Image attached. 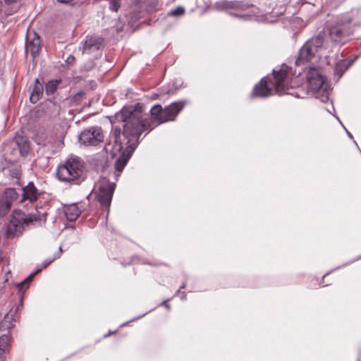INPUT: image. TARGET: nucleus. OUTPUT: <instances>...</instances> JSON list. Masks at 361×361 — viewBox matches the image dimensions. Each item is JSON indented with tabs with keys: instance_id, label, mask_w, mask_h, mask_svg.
<instances>
[{
	"instance_id": "f257e3e1",
	"label": "nucleus",
	"mask_w": 361,
	"mask_h": 361,
	"mask_svg": "<svg viewBox=\"0 0 361 361\" xmlns=\"http://www.w3.org/2000/svg\"><path fill=\"white\" fill-rule=\"evenodd\" d=\"M113 123L112 133L115 144V151H122L115 164L116 176H120L130 157L138 145V138L145 130H151V119L142 114V107L140 104L135 106L123 107L116 114Z\"/></svg>"
},
{
	"instance_id": "f03ea898",
	"label": "nucleus",
	"mask_w": 361,
	"mask_h": 361,
	"mask_svg": "<svg viewBox=\"0 0 361 361\" xmlns=\"http://www.w3.org/2000/svg\"><path fill=\"white\" fill-rule=\"evenodd\" d=\"M324 42L323 37L320 36L312 37L307 41L299 50L298 56L295 61V66L298 68L301 67V70L298 73L295 71L293 73L291 68L286 64L281 65L279 70L274 69L271 77L262 78L255 86L251 97H267L274 94H281L286 93L290 87H294L293 77L296 75H300L301 71L305 68L304 66H309V63L313 64L324 56L322 53Z\"/></svg>"
},
{
	"instance_id": "7ed1b4c3",
	"label": "nucleus",
	"mask_w": 361,
	"mask_h": 361,
	"mask_svg": "<svg viewBox=\"0 0 361 361\" xmlns=\"http://www.w3.org/2000/svg\"><path fill=\"white\" fill-rule=\"evenodd\" d=\"M46 221V214L36 211L22 216L20 213L12 215L11 219L6 226L5 235L7 238H14L22 234L25 226H40L42 222Z\"/></svg>"
},
{
	"instance_id": "20e7f679",
	"label": "nucleus",
	"mask_w": 361,
	"mask_h": 361,
	"mask_svg": "<svg viewBox=\"0 0 361 361\" xmlns=\"http://www.w3.org/2000/svg\"><path fill=\"white\" fill-rule=\"evenodd\" d=\"M306 85L308 93L319 99L322 102H326L329 100L330 87L326 78L319 69L309 66L306 75Z\"/></svg>"
},
{
	"instance_id": "39448f33",
	"label": "nucleus",
	"mask_w": 361,
	"mask_h": 361,
	"mask_svg": "<svg viewBox=\"0 0 361 361\" xmlns=\"http://www.w3.org/2000/svg\"><path fill=\"white\" fill-rule=\"evenodd\" d=\"M83 168V164L79 158L71 157L58 168L56 174L61 180L79 184L84 180Z\"/></svg>"
},
{
	"instance_id": "423d86ee",
	"label": "nucleus",
	"mask_w": 361,
	"mask_h": 361,
	"mask_svg": "<svg viewBox=\"0 0 361 361\" xmlns=\"http://www.w3.org/2000/svg\"><path fill=\"white\" fill-rule=\"evenodd\" d=\"M214 7L217 10H235L236 11H245L247 9L251 8L252 13H238L230 11L229 14L233 16L238 17L245 20H255L258 21L264 20L263 16H257L255 13V10H257L253 5L248 4L247 2L240 1H227L221 0L216 2L214 4Z\"/></svg>"
},
{
	"instance_id": "0eeeda50",
	"label": "nucleus",
	"mask_w": 361,
	"mask_h": 361,
	"mask_svg": "<svg viewBox=\"0 0 361 361\" xmlns=\"http://www.w3.org/2000/svg\"><path fill=\"white\" fill-rule=\"evenodd\" d=\"M116 183L110 182L106 178H102L97 183L94 188L95 199L102 207L109 211Z\"/></svg>"
},
{
	"instance_id": "6e6552de",
	"label": "nucleus",
	"mask_w": 361,
	"mask_h": 361,
	"mask_svg": "<svg viewBox=\"0 0 361 361\" xmlns=\"http://www.w3.org/2000/svg\"><path fill=\"white\" fill-rule=\"evenodd\" d=\"M354 29L355 23L348 17L332 26L329 35L333 41L345 43L348 37L353 33Z\"/></svg>"
},
{
	"instance_id": "1a4fd4ad",
	"label": "nucleus",
	"mask_w": 361,
	"mask_h": 361,
	"mask_svg": "<svg viewBox=\"0 0 361 361\" xmlns=\"http://www.w3.org/2000/svg\"><path fill=\"white\" fill-rule=\"evenodd\" d=\"M103 139L102 130L99 127L85 129L79 135L80 141L85 145H97L102 142Z\"/></svg>"
},
{
	"instance_id": "9d476101",
	"label": "nucleus",
	"mask_w": 361,
	"mask_h": 361,
	"mask_svg": "<svg viewBox=\"0 0 361 361\" xmlns=\"http://www.w3.org/2000/svg\"><path fill=\"white\" fill-rule=\"evenodd\" d=\"M185 104V102L178 101L166 106L164 109V117L161 118L162 122L173 121L178 113L183 109Z\"/></svg>"
},
{
	"instance_id": "9b49d317",
	"label": "nucleus",
	"mask_w": 361,
	"mask_h": 361,
	"mask_svg": "<svg viewBox=\"0 0 361 361\" xmlns=\"http://www.w3.org/2000/svg\"><path fill=\"white\" fill-rule=\"evenodd\" d=\"M5 197L0 199V217L4 216L10 210L11 199L16 195L14 189L9 188L5 192Z\"/></svg>"
},
{
	"instance_id": "f8f14e48",
	"label": "nucleus",
	"mask_w": 361,
	"mask_h": 361,
	"mask_svg": "<svg viewBox=\"0 0 361 361\" xmlns=\"http://www.w3.org/2000/svg\"><path fill=\"white\" fill-rule=\"evenodd\" d=\"M39 195V192L37 190L34 183L30 182L25 188L23 189V198L22 201L28 200L30 202H35Z\"/></svg>"
},
{
	"instance_id": "ddd939ff",
	"label": "nucleus",
	"mask_w": 361,
	"mask_h": 361,
	"mask_svg": "<svg viewBox=\"0 0 361 361\" xmlns=\"http://www.w3.org/2000/svg\"><path fill=\"white\" fill-rule=\"evenodd\" d=\"M20 307H22V301H20V304L15 308V310L11 308L10 312L4 316V318L0 323V329L6 330L13 327V323L14 321L13 317Z\"/></svg>"
},
{
	"instance_id": "4468645a",
	"label": "nucleus",
	"mask_w": 361,
	"mask_h": 361,
	"mask_svg": "<svg viewBox=\"0 0 361 361\" xmlns=\"http://www.w3.org/2000/svg\"><path fill=\"white\" fill-rule=\"evenodd\" d=\"M101 44V40L96 36H87L84 42L83 52H87L93 49H99Z\"/></svg>"
},
{
	"instance_id": "2eb2a0df",
	"label": "nucleus",
	"mask_w": 361,
	"mask_h": 361,
	"mask_svg": "<svg viewBox=\"0 0 361 361\" xmlns=\"http://www.w3.org/2000/svg\"><path fill=\"white\" fill-rule=\"evenodd\" d=\"M43 94V87L39 82V79L35 80V84L30 97V100L32 104L37 103Z\"/></svg>"
},
{
	"instance_id": "dca6fc26",
	"label": "nucleus",
	"mask_w": 361,
	"mask_h": 361,
	"mask_svg": "<svg viewBox=\"0 0 361 361\" xmlns=\"http://www.w3.org/2000/svg\"><path fill=\"white\" fill-rule=\"evenodd\" d=\"M81 211L75 204H72L65 208V215L70 221H75L80 216Z\"/></svg>"
},
{
	"instance_id": "f3484780",
	"label": "nucleus",
	"mask_w": 361,
	"mask_h": 361,
	"mask_svg": "<svg viewBox=\"0 0 361 361\" xmlns=\"http://www.w3.org/2000/svg\"><path fill=\"white\" fill-rule=\"evenodd\" d=\"M25 49L27 51H30L34 57L37 56L41 50L39 38L37 37L27 42L25 46Z\"/></svg>"
},
{
	"instance_id": "a211bd4d",
	"label": "nucleus",
	"mask_w": 361,
	"mask_h": 361,
	"mask_svg": "<svg viewBox=\"0 0 361 361\" xmlns=\"http://www.w3.org/2000/svg\"><path fill=\"white\" fill-rule=\"evenodd\" d=\"M152 119L157 121L158 124L162 123V117H164V109L159 104L153 106L150 110Z\"/></svg>"
},
{
	"instance_id": "6ab92c4d",
	"label": "nucleus",
	"mask_w": 361,
	"mask_h": 361,
	"mask_svg": "<svg viewBox=\"0 0 361 361\" xmlns=\"http://www.w3.org/2000/svg\"><path fill=\"white\" fill-rule=\"evenodd\" d=\"M16 143L18 145L20 154L23 156L27 154L30 149V142L27 139L23 137H18L16 138Z\"/></svg>"
},
{
	"instance_id": "aec40b11",
	"label": "nucleus",
	"mask_w": 361,
	"mask_h": 361,
	"mask_svg": "<svg viewBox=\"0 0 361 361\" xmlns=\"http://www.w3.org/2000/svg\"><path fill=\"white\" fill-rule=\"evenodd\" d=\"M10 338L6 335L0 336V359H3L4 354L8 350Z\"/></svg>"
},
{
	"instance_id": "412c9836",
	"label": "nucleus",
	"mask_w": 361,
	"mask_h": 361,
	"mask_svg": "<svg viewBox=\"0 0 361 361\" xmlns=\"http://www.w3.org/2000/svg\"><path fill=\"white\" fill-rule=\"evenodd\" d=\"M61 82L60 80H50L45 86L46 93L47 94H52L57 89L58 85Z\"/></svg>"
},
{
	"instance_id": "4be33fe9",
	"label": "nucleus",
	"mask_w": 361,
	"mask_h": 361,
	"mask_svg": "<svg viewBox=\"0 0 361 361\" xmlns=\"http://www.w3.org/2000/svg\"><path fill=\"white\" fill-rule=\"evenodd\" d=\"M41 269H37L36 271H35L34 273L30 274L26 279H25L23 281H21L20 283H18L17 286L18 288H19V290L20 291L22 290V288L24 287V286H26V288L28 287V284L32 280L33 277L37 274L39 273V271H41Z\"/></svg>"
},
{
	"instance_id": "5701e85b",
	"label": "nucleus",
	"mask_w": 361,
	"mask_h": 361,
	"mask_svg": "<svg viewBox=\"0 0 361 361\" xmlns=\"http://www.w3.org/2000/svg\"><path fill=\"white\" fill-rule=\"evenodd\" d=\"M185 13V9L182 6H178L176 8L171 10L168 13L169 16H180Z\"/></svg>"
},
{
	"instance_id": "b1692460",
	"label": "nucleus",
	"mask_w": 361,
	"mask_h": 361,
	"mask_svg": "<svg viewBox=\"0 0 361 361\" xmlns=\"http://www.w3.org/2000/svg\"><path fill=\"white\" fill-rule=\"evenodd\" d=\"M59 257V254H55L54 257L51 259H47L44 261L42 264V268L47 267L49 264H51L55 259Z\"/></svg>"
},
{
	"instance_id": "393cba45",
	"label": "nucleus",
	"mask_w": 361,
	"mask_h": 361,
	"mask_svg": "<svg viewBox=\"0 0 361 361\" xmlns=\"http://www.w3.org/2000/svg\"><path fill=\"white\" fill-rule=\"evenodd\" d=\"M347 69V67L343 68V64L337 63L335 71L340 73V75Z\"/></svg>"
},
{
	"instance_id": "a878e982",
	"label": "nucleus",
	"mask_w": 361,
	"mask_h": 361,
	"mask_svg": "<svg viewBox=\"0 0 361 361\" xmlns=\"http://www.w3.org/2000/svg\"><path fill=\"white\" fill-rule=\"evenodd\" d=\"M162 305H164L167 309H170L169 305L167 304V300H164L162 302Z\"/></svg>"
},
{
	"instance_id": "bb28decb",
	"label": "nucleus",
	"mask_w": 361,
	"mask_h": 361,
	"mask_svg": "<svg viewBox=\"0 0 361 361\" xmlns=\"http://www.w3.org/2000/svg\"><path fill=\"white\" fill-rule=\"evenodd\" d=\"M59 2L61 3H63V4H68L70 3L72 0H58Z\"/></svg>"
},
{
	"instance_id": "cd10ccee",
	"label": "nucleus",
	"mask_w": 361,
	"mask_h": 361,
	"mask_svg": "<svg viewBox=\"0 0 361 361\" xmlns=\"http://www.w3.org/2000/svg\"><path fill=\"white\" fill-rule=\"evenodd\" d=\"M6 4H11L16 2L17 0H4Z\"/></svg>"
},
{
	"instance_id": "c85d7f7f",
	"label": "nucleus",
	"mask_w": 361,
	"mask_h": 361,
	"mask_svg": "<svg viewBox=\"0 0 361 361\" xmlns=\"http://www.w3.org/2000/svg\"><path fill=\"white\" fill-rule=\"evenodd\" d=\"M345 130H346V133H347L348 137H350V138H353L352 135L346 129H345Z\"/></svg>"
},
{
	"instance_id": "c756f323",
	"label": "nucleus",
	"mask_w": 361,
	"mask_h": 361,
	"mask_svg": "<svg viewBox=\"0 0 361 361\" xmlns=\"http://www.w3.org/2000/svg\"><path fill=\"white\" fill-rule=\"evenodd\" d=\"M145 314H146V313L143 314L142 315H140V316L137 317V318H135V319H133L132 321H134V320H135V319H137L141 318L142 317H143V316H144V315H145Z\"/></svg>"
},
{
	"instance_id": "7c9ffc66",
	"label": "nucleus",
	"mask_w": 361,
	"mask_h": 361,
	"mask_svg": "<svg viewBox=\"0 0 361 361\" xmlns=\"http://www.w3.org/2000/svg\"><path fill=\"white\" fill-rule=\"evenodd\" d=\"M185 284H183V285L181 286L180 288H185Z\"/></svg>"
}]
</instances>
